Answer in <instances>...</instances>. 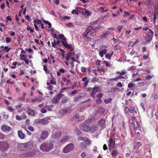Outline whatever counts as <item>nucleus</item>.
Here are the masks:
<instances>
[{"instance_id": "4c0bfd02", "label": "nucleus", "mask_w": 158, "mask_h": 158, "mask_svg": "<svg viewBox=\"0 0 158 158\" xmlns=\"http://www.w3.org/2000/svg\"><path fill=\"white\" fill-rule=\"evenodd\" d=\"M11 79H9L7 80L6 81V83H10L12 84H13L15 83V81H10Z\"/></svg>"}, {"instance_id": "f8f14e48", "label": "nucleus", "mask_w": 158, "mask_h": 158, "mask_svg": "<svg viewBox=\"0 0 158 158\" xmlns=\"http://www.w3.org/2000/svg\"><path fill=\"white\" fill-rule=\"evenodd\" d=\"M1 129L4 132L10 131L11 130V128L10 127L6 125H2L1 127Z\"/></svg>"}, {"instance_id": "7ed1b4c3", "label": "nucleus", "mask_w": 158, "mask_h": 158, "mask_svg": "<svg viewBox=\"0 0 158 158\" xmlns=\"http://www.w3.org/2000/svg\"><path fill=\"white\" fill-rule=\"evenodd\" d=\"M9 147V145L7 143L5 142H0V151L2 152V156H5L7 153L4 152Z\"/></svg>"}, {"instance_id": "423d86ee", "label": "nucleus", "mask_w": 158, "mask_h": 158, "mask_svg": "<svg viewBox=\"0 0 158 158\" xmlns=\"http://www.w3.org/2000/svg\"><path fill=\"white\" fill-rule=\"evenodd\" d=\"M93 90L91 91L90 93V95L91 97L93 98H94L95 95L96 94L95 92H100L101 91L100 88L97 85H95L94 87L93 88Z\"/></svg>"}, {"instance_id": "f3484780", "label": "nucleus", "mask_w": 158, "mask_h": 158, "mask_svg": "<svg viewBox=\"0 0 158 158\" xmlns=\"http://www.w3.org/2000/svg\"><path fill=\"white\" fill-rule=\"evenodd\" d=\"M69 139V137L68 136H66L60 140V143H61V144H64L65 142L68 141Z\"/></svg>"}, {"instance_id": "4468645a", "label": "nucleus", "mask_w": 158, "mask_h": 158, "mask_svg": "<svg viewBox=\"0 0 158 158\" xmlns=\"http://www.w3.org/2000/svg\"><path fill=\"white\" fill-rule=\"evenodd\" d=\"M48 135V133L47 131H43L41 135V138L43 139L47 138Z\"/></svg>"}, {"instance_id": "338daca9", "label": "nucleus", "mask_w": 158, "mask_h": 158, "mask_svg": "<svg viewBox=\"0 0 158 158\" xmlns=\"http://www.w3.org/2000/svg\"><path fill=\"white\" fill-rule=\"evenodd\" d=\"M154 99L156 100L158 98V96L156 94H154L152 95Z\"/></svg>"}, {"instance_id": "c756f323", "label": "nucleus", "mask_w": 158, "mask_h": 158, "mask_svg": "<svg viewBox=\"0 0 158 158\" xmlns=\"http://www.w3.org/2000/svg\"><path fill=\"white\" fill-rule=\"evenodd\" d=\"M84 141L86 144L89 145L90 144V140L87 138H85Z\"/></svg>"}, {"instance_id": "37998d69", "label": "nucleus", "mask_w": 158, "mask_h": 158, "mask_svg": "<svg viewBox=\"0 0 158 158\" xmlns=\"http://www.w3.org/2000/svg\"><path fill=\"white\" fill-rule=\"evenodd\" d=\"M12 64V65L14 66H11L10 67V68L12 69H15L16 68V67L15 66H16L17 64V62L15 61V62H13Z\"/></svg>"}, {"instance_id": "5fc2aeb1", "label": "nucleus", "mask_w": 158, "mask_h": 158, "mask_svg": "<svg viewBox=\"0 0 158 158\" xmlns=\"http://www.w3.org/2000/svg\"><path fill=\"white\" fill-rule=\"evenodd\" d=\"M86 68L84 67H82L81 68V71L82 73H85L86 72Z\"/></svg>"}, {"instance_id": "4d7b16f0", "label": "nucleus", "mask_w": 158, "mask_h": 158, "mask_svg": "<svg viewBox=\"0 0 158 158\" xmlns=\"http://www.w3.org/2000/svg\"><path fill=\"white\" fill-rule=\"evenodd\" d=\"M6 22L7 23L8 21H11L12 19L10 16H7L6 19Z\"/></svg>"}, {"instance_id": "3c124183", "label": "nucleus", "mask_w": 158, "mask_h": 158, "mask_svg": "<svg viewBox=\"0 0 158 158\" xmlns=\"http://www.w3.org/2000/svg\"><path fill=\"white\" fill-rule=\"evenodd\" d=\"M70 89V88L69 87H66V88H62L60 91V93H62L64 92V90H66V89Z\"/></svg>"}, {"instance_id": "13d9d810", "label": "nucleus", "mask_w": 158, "mask_h": 158, "mask_svg": "<svg viewBox=\"0 0 158 158\" xmlns=\"http://www.w3.org/2000/svg\"><path fill=\"white\" fill-rule=\"evenodd\" d=\"M44 68L43 69L46 72H48V69L47 67V66L45 65H43Z\"/></svg>"}, {"instance_id": "dca6fc26", "label": "nucleus", "mask_w": 158, "mask_h": 158, "mask_svg": "<svg viewBox=\"0 0 158 158\" xmlns=\"http://www.w3.org/2000/svg\"><path fill=\"white\" fill-rule=\"evenodd\" d=\"M105 120L103 118H102L98 122V124L100 126L104 128L105 127Z\"/></svg>"}, {"instance_id": "69168bd1", "label": "nucleus", "mask_w": 158, "mask_h": 158, "mask_svg": "<svg viewBox=\"0 0 158 158\" xmlns=\"http://www.w3.org/2000/svg\"><path fill=\"white\" fill-rule=\"evenodd\" d=\"M73 48H72L71 50V52H69L71 54V56H74L75 54V52H73Z\"/></svg>"}, {"instance_id": "c85d7f7f", "label": "nucleus", "mask_w": 158, "mask_h": 158, "mask_svg": "<svg viewBox=\"0 0 158 158\" xmlns=\"http://www.w3.org/2000/svg\"><path fill=\"white\" fill-rule=\"evenodd\" d=\"M106 9L104 10V8L103 7H101L99 8V10L102 12V13H103L104 12H107L108 10V9H107V7H106Z\"/></svg>"}, {"instance_id": "4be33fe9", "label": "nucleus", "mask_w": 158, "mask_h": 158, "mask_svg": "<svg viewBox=\"0 0 158 158\" xmlns=\"http://www.w3.org/2000/svg\"><path fill=\"white\" fill-rule=\"evenodd\" d=\"M60 41L58 39L56 41L55 40H54L53 42H52V46L54 48L56 47V44H60Z\"/></svg>"}, {"instance_id": "864d4df0", "label": "nucleus", "mask_w": 158, "mask_h": 158, "mask_svg": "<svg viewBox=\"0 0 158 158\" xmlns=\"http://www.w3.org/2000/svg\"><path fill=\"white\" fill-rule=\"evenodd\" d=\"M28 129L31 131L33 132L34 131V129L32 126H30L28 127Z\"/></svg>"}, {"instance_id": "bf43d9fd", "label": "nucleus", "mask_w": 158, "mask_h": 158, "mask_svg": "<svg viewBox=\"0 0 158 158\" xmlns=\"http://www.w3.org/2000/svg\"><path fill=\"white\" fill-rule=\"evenodd\" d=\"M156 15H157V14H156V12H155L154 13V14H153V16H154V18H153L154 23H155V22H156V18H157Z\"/></svg>"}, {"instance_id": "79ce46f5", "label": "nucleus", "mask_w": 158, "mask_h": 158, "mask_svg": "<svg viewBox=\"0 0 158 158\" xmlns=\"http://www.w3.org/2000/svg\"><path fill=\"white\" fill-rule=\"evenodd\" d=\"M137 52H135V50H132L130 52V54L131 56H133L134 55H137Z\"/></svg>"}, {"instance_id": "20e7f679", "label": "nucleus", "mask_w": 158, "mask_h": 158, "mask_svg": "<svg viewBox=\"0 0 158 158\" xmlns=\"http://www.w3.org/2000/svg\"><path fill=\"white\" fill-rule=\"evenodd\" d=\"M74 145L72 143H70L65 147L63 149V152L64 153H68L72 151L74 148Z\"/></svg>"}, {"instance_id": "9d476101", "label": "nucleus", "mask_w": 158, "mask_h": 158, "mask_svg": "<svg viewBox=\"0 0 158 158\" xmlns=\"http://www.w3.org/2000/svg\"><path fill=\"white\" fill-rule=\"evenodd\" d=\"M108 142L109 143V150L110 151L111 148H113L115 145V142L114 140H113L111 138L109 139Z\"/></svg>"}, {"instance_id": "9b49d317", "label": "nucleus", "mask_w": 158, "mask_h": 158, "mask_svg": "<svg viewBox=\"0 0 158 158\" xmlns=\"http://www.w3.org/2000/svg\"><path fill=\"white\" fill-rule=\"evenodd\" d=\"M98 127L96 126L95 124H92L89 126V131L92 133L98 130Z\"/></svg>"}, {"instance_id": "bb28decb", "label": "nucleus", "mask_w": 158, "mask_h": 158, "mask_svg": "<svg viewBox=\"0 0 158 158\" xmlns=\"http://www.w3.org/2000/svg\"><path fill=\"white\" fill-rule=\"evenodd\" d=\"M33 22L34 23H35L36 24L39 25L42 22L41 20H39L38 19H35L33 21Z\"/></svg>"}, {"instance_id": "052dcab7", "label": "nucleus", "mask_w": 158, "mask_h": 158, "mask_svg": "<svg viewBox=\"0 0 158 158\" xmlns=\"http://www.w3.org/2000/svg\"><path fill=\"white\" fill-rule=\"evenodd\" d=\"M149 51H148V54L147 55H144L143 56V58L145 59H148L149 57Z\"/></svg>"}, {"instance_id": "6ab92c4d", "label": "nucleus", "mask_w": 158, "mask_h": 158, "mask_svg": "<svg viewBox=\"0 0 158 158\" xmlns=\"http://www.w3.org/2000/svg\"><path fill=\"white\" fill-rule=\"evenodd\" d=\"M18 135L19 137L21 139H24L25 138L24 134L21 131H18Z\"/></svg>"}, {"instance_id": "39448f33", "label": "nucleus", "mask_w": 158, "mask_h": 158, "mask_svg": "<svg viewBox=\"0 0 158 158\" xmlns=\"http://www.w3.org/2000/svg\"><path fill=\"white\" fill-rule=\"evenodd\" d=\"M154 32L149 29L147 31L146 36V40L147 42H150L152 40Z\"/></svg>"}, {"instance_id": "49530a36", "label": "nucleus", "mask_w": 158, "mask_h": 158, "mask_svg": "<svg viewBox=\"0 0 158 158\" xmlns=\"http://www.w3.org/2000/svg\"><path fill=\"white\" fill-rule=\"evenodd\" d=\"M110 34V32L109 31H107L106 32H104L103 33V34L102 35V37H104L106 35L109 34Z\"/></svg>"}, {"instance_id": "0eeeda50", "label": "nucleus", "mask_w": 158, "mask_h": 158, "mask_svg": "<svg viewBox=\"0 0 158 158\" xmlns=\"http://www.w3.org/2000/svg\"><path fill=\"white\" fill-rule=\"evenodd\" d=\"M64 94H59L56 96H55L52 100V102L53 103L56 104L60 100Z\"/></svg>"}, {"instance_id": "aec40b11", "label": "nucleus", "mask_w": 158, "mask_h": 158, "mask_svg": "<svg viewBox=\"0 0 158 158\" xmlns=\"http://www.w3.org/2000/svg\"><path fill=\"white\" fill-rule=\"evenodd\" d=\"M62 45L64 47L68 49L72 48L73 47L72 44H68L67 42L65 43L62 42Z\"/></svg>"}, {"instance_id": "cd10ccee", "label": "nucleus", "mask_w": 158, "mask_h": 158, "mask_svg": "<svg viewBox=\"0 0 158 158\" xmlns=\"http://www.w3.org/2000/svg\"><path fill=\"white\" fill-rule=\"evenodd\" d=\"M88 35V34H84V32L83 33L84 37L86 40H87V41H90L91 39V38L88 36L87 35Z\"/></svg>"}, {"instance_id": "c03bdc74", "label": "nucleus", "mask_w": 158, "mask_h": 158, "mask_svg": "<svg viewBox=\"0 0 158 158\" xmlns=\"http://www.w3.org/2000/svg\"><path fill=\"white\" fill-rule=\"evenodd\" d=\"M7 110L10 111V112H13L15 110V109L12 108L11 106H8L7 108Z\"/></svg>"}, {"instance_id": "ea45409f", "label": "nucleus", "mask_w": 158, "mask_h": 158, "mask_svg": "<svg viewBox=\"0 0 158 158\" xmlns=\"http://www.w3.org/2000/svg\"><path fill=\"white\" fill-rule=\"evenodd\" d=\"M153 77H154V76H152L150 75H148L147 76L145 77V80H144L152 79Z\"/></svg>"}, {"instance_id": "7c9ffc66", "label": "nucleus", "mask_w": 158, "mask_h": 158, "mask_svg": "<svg viewBox=\"0 0 158 158\" xmlns=\"http://www.w3.org/2000/svg\"><path fill=\"white\" fill-rule=\"evenodd\" d=\"M102 62L104 64H105V66L106 67H109V68H110L111 67L109 62L107 61L106 60H103V61Z\"/></svg>"}, {"instance_id": "a878e982", "label": "nucleus", "mask_w": 158, "mask_h": 158, "mask_svg": "<svg viewBox=\"0 0 158 158\" xmlns=\"http://www.w3.org/2000/svg\"><path fill=\"white\" fill-rule=\"evenodd\" d=\"M11 48L10 47V46H6L4 47V49H3V51L4 52H8L9 51L10 49Z\"/></svg>"}, {"instance_id": "2eb2a0df", "label": "nucleus", "mask_w": 158, "mask_h": 158, "mask_svg": "<svg viewBox=\"0 0 158 158\" xmlns=\"http://www.w3.org/2000/svg\"><path fill=\"white\" fill-rule=\"evenodd\" d=\"M123 12L124 13V14L123 15L124 17H125L129 16V17L128 19H132L134 17L133 15H132L130 16V14L128 12L124 11Z\"/></svg>"}, {"instance_id": "0e129e2a", "label": "nucleus", "mask_w": 158, "mask_h": 158, "mask_svg": "<svg viewBox=\"0 0 158 158\" xmlns=\"http://www.w3.org/2000/svg\"><path fill=\"white\" fill-rule=\"evenodd\" d=\"M11 40V39L9 37H7L6 38V42L7 43L10 42Z\"/></svg>"}, {"instance_id": "6e6d98bb", "label": "nucleus", "mask_w": 158, "mask_h": 158, "mask_svg": "<svg viewBox=\"0 0 158 158\" xmlns=\"http://www.w3.org/2000/svg\"><path fill=\"white\" fill-rule=\"evenodd\" d=\"M16 120L19 121L21 120L22 119V118L19 115H16L15 116Z\"/></svg>"}, {"instance_id": "72a5a7b5", "label": "nucleus", "mask_w": 158, "mask_h": 158, "mask_svg": "<svg viewBox=\"0 0 158 158\" xmlns=\"http://www.w3.org/2000/svg\"><path fill=\"white\" fill-rule=\"evenodd\" d=\"M118 154V152L116 150H114L113 151L111 155L113 157H114L117 155Z\"/></svg>"}, {"instance_id": "603ef678", "label": "nucleus", "mask_w": 158, "mask_h": 158, "mask_svg": "<svg viewBox=\"0 0 158 158\" xmlns=\"http://www.w3.org/2000/svg\"><path fill=\"white\" fill-rule=\"evenodd\" d=\"M21 60H24L25 61V63L26 64H28L29 63V60H28V59H26V58H23Z\"/></svg>"}, {"instance_id": "680f3d73", "label": "nucleus", "mask_w": 158, "mask_h": 158, "mask_svg": "<svg viewBox=\"0 0 158 158\" xmlns=\"http://www.w3.org/2000/svg\"><path fill=\"white\" fill-rule=\"evenodd\" d=\"M79 114H77L74 116L73 117V118L74 120H75L78 118H79Z\"/></svg>"}, {"instance_id": "e2e57ef3", "label": "nucleus", "mask_w": 158, "mask_h": 158, "mask_svg": "<svg viewBox=\"0 0 158 158\" xmlns=\"http://www.w3.org/2000/svg\"><path fill=\"white\" fill-rule=\"evenodd\" d=\"M136 69V68L135 66H131V67L129 69V70H130V71H134Z\"/></svg>"}, {"instance_id": "ddd939ff", "label": "nucleus", "mask_w": 158, "mask_h": 158, "mask_svg": "<svg viewBox=\"0 0 158 158\" xmlns=\"http://www.w3.org/2000/svg\"><path fill=\"white\" fill-rule=\"evenodd\" d=\"M50 119V117H45L43 119H41L40 124L46 125L48 124L49 123L48 120H49Z\"/></svg>"}, {"instance_id": "8fccbe9b", "label": "nucleus", "mask_w": 158, "mask_h": 158, "mask_svg": "<svg viewBox=\"0 0 158 158\" xmlns=\"http://www.w3.org/2000/svg\"><path fill=\"white\" fill-rule=\"evenodd\" d=\"M128 88H132L134 87V84L130 82L128 84Z\"/></svg>"}, {"instance_id": "774afa93", "label": "nucleus", "mask_w": 158, "mask_h": 158, "mask_svg": "<svg viewBox=\"0 0 158 158\" xmlns=\"http://www.w3.org/2000/svg\"><path fill=\"white\" fill-rule=\"evenodd\" d=\"M50 83L53 85H56V82L55 80H51L50 81Z\"/></svg>"}, {"instance_id": "f257e3e1", "label": "nucleus", "mask_w": 158, "mask_h": 158, "mask_svg": "<svg viewBox=\"0 0 158 158\" xmlns=\"http://www.w3.org/2000/svg\"><path fill=\"white\" fill-rule=\"evenodd\" d=\"M33 146V144L31 142L19 143L17 145L18 149L24 151L23 153L20 155L21 157L27 158L34 156L35 153L32 149Z\"/></svg>"}, {"instance_id": "a18cd8bd", "label": "nucleus", "mask_w": 158, "mask_h": 158, "mask_svg": "<svg viewBox=\"0 0 158 158\" xmlns=\"http://www.w3.org/2000/svg\"><path fill=\"white\" fill-rule=\"evenodd\" d=\"M35 122L36 124H40L41 123V119H37L35 120Z\"/></svg>"}, {"instance_id": "58836bf2", "label": "nucleus", "mask_w": 158, "mask_h": 158, "mask_svg": "<svg viewBox=\"0 0 158 158\" xmlns=\"http://www.w3.org/2000/svg\"><path fill=\"white\" fill-rule=\"evenodd\" d=\"M85 14L87 16H89L91 15V13L86 9L85 10Z\"/></svg>"}, {"instance_id": "6e6552de", "label": "nucleus", "mask_w": 158, "mask_h": 158, "mask_svg": "<svg viewBox=\"0 0 158 158\" xmlns=\"http://www.w3.org/2000/svg\"><path fill=\"white\" fill-rule=\"evenodd\" d=\"M84 34H89V35L93 36H95L96 34L95 30L94 29H89L88 28L86 29Z\"/></svg>"}, {"instance_id": "412c9836", "label": "nucleus", "mask_w": 158, "mask_h": 158, "mask_svg": "<svg viewBox=\"0 0 158 158\" xmlns=\"http://www.w3.org/2000/svg\"><path fill=\"white\" fill-rule=\"evenodd\" d=\"M53 136H54V137L58 138L61 136V131H58L57 132H56L55 134H53Z\"/></svg>"}, {"instance_id": "2f4dec72", "label": "nucleus", "mask_w": 158, "mask_h": 158, "mask_svg": "<svg viewBox=\"0 0 158 158\" xmlns=\"http://www.w3.org/2000/svg\"><path fill=\"white\" fill-rule=\"evenodd\" d=\"M53 106H46L44 107L47 109L48 111H52V108L53 107Z\"/></svg>"}, {"instance_id": "09e8293b", "label": "nucleus", "mask_w": 158, "mask_h": 158, "mask_svg": "<svg viewBox=\"0 0 158 158\" xmlns=\"http://www.w3.org/2000/svg\"><path fill=\"white\" fill-rule=\"evenodd\" d=\"M98 80V79L97 77H94L92 79L91 81L92 82H95L97 81Z\"/></svg>"}, {"instance_id": "c9c22d12", "label": "nucleus", "mask_w": 158, "mask_h": 158, "mask_svg": "<svg viewBox=\"0 0 158 158\" xmlns=\"http://www.w3.org/2000/svg\"><path fill=\"white\" fill-rule=\"evenodd\" d=\"M68 100V98L67 97H64L62 99L61 102L63 103H64L67 102Z\"/></svg>"}, {"instance_id": "393cba45", "label": "nucleus", "mask_w": 158, "mask_h": 158, "mask_svg": "<svg viewBox=\"0 0 158 158\" xmlns=\"http://www.w3.org/2000/svg\"><path fill=\"white\" fill-rule=\"evenodd\" d=\"M43 22L45 23L46 24H48V25L47 26L48 28L49 29L51 28L52 27V24L51 23L49 22L48 21H46L44 19H42Z\"/></svg>"}, {"instance_id": "f03ea898", "label": "nucleus", "mask_w": 158, "mask_h": 158, "mask_svg": "<svg viewBox=\"0 0 158 158\" xmlns=\"http://www.w3.org/2000/svg\"><path fill=\"white\" fill-rule=\"evenodd\" d=\"M53 142L50 141V142H44L42 143L40 147V149L43 151L48 152L52 149L53 147Z\"/></svg>"}, {"instance_id": "473e14b6", "label": "nucleus", "mask_w": 158, "mask_h": 158, "mask_svg": "<svg viewBox=\"0 0 158 158\" xmlns=\"http://www.w3.org/2000/svg\"><path fill=\"white\" fill-rule=\"evenodd\" d=\"M126 73V72L124 70H122L121 72L117 71L116 72V74H119L120 75H124Z\"/></svg>"}, {"instance_id": "e433bc0d", "label": "nucleus", "mask_w": 158, "mask_h": 158, "mask_svg": "<svg viewBox=\"0 0 158 158\" xmlns=\"http://www.w3.org/2000/svg\"><path fill=\"white\" fill-rule=\"evenodd\" d=\"M112 101V99L111 98H109L108 99H105L104 100V102L106 104L109 103L110 102Z\"/></svg>"}, {"instance_id": "de8ad7c7", "label": "nucleus", "mask_w": 158, "mask_h": 158, "mask_svg": "<svg viewBox=\"0 0 158 158\" xmlns=\"http://www.w3.org/2000/svg\"><path fill=\"white\" fill-rule=\"evenodd\" d=\"M102 96H103L102 94V93H100L97 94L96 95V97L97 98L100 99L102 97Z\"/></svg>"}, {"instance_id": "b1692460", "label": "nucleus", "mask_w": 158, "mask_h": 158, "mask_svg": "<svg viewBox=\"0 0 158 158\" xmlns=\"http://www.w3.org/2000/svg\"><path fill=\"white\" fill-rule=\"evenodd\" d=\"M114 53V52L113 51L111 53H107L105 55V57L106 59H108L109 60H110L111 58V56H112Z\"/></svg>"}, {"instance_id": "a211bd4d", "label": "nucleus", "mask_w": 158, "mask_h": 158, "mask_svg": "<svg viewBox=\"0 0 158 158\" xmlns=\"http://www.w3.org/2000/svg\"><path fill=\"white\" fill-rule=\"evenodd\" d=\"M27 113L30 115L32 116H34L35 115V112L34 110L31 109H29L27 110Z\"/></svg>"}, {"instance_id": "f704fd0d", "label": "nucleus", "mask_w": 158, "mask_h": 158, "mask_svg": "<svg viewBox=\"0 0 158 158\" xmlns=\"http://www.w3.org/2000/svg\"><path fill=\"white\" fill-rule=\"evenodd\" d=\"M142 145V143L141 142H138L136 143L135 145V147H137V148H139L140 147H141Z\"/></svg>"}, {"instance_id": "a19ab883", "label": "nucleus", "mask_w": 158, "mask_h": 158, "mask_svg": "<svg viewBox=\"0 0 158 158\" xmlns=\"http://www.w3.org/2000/svg\"><path fill=\"white\" fill-rule=\"evenodd\" d=\"M27 30H29L31 33H33L34 32L33 29L31 28L29 26H27Z\"/></svg>"}, {"instance_id": "5701e85b", "label": "nucleus", "mask_w": 158, "mask_h": 158, "mask_svg": "<svg viewBox=\"0 0 158 158\" xmlns=\"http://www.w3.org/2000/svg\"><path fill=\"white\" fill-rule=\"evenodd\" d=\"M107 51V50L106 49H104L102 51H100L99 52L100 56L101 57H102L103 56V55L106 53Z\"/></svg>"}, {"instance_id": "1a4fd4ad", "label": "nucleus", "mask_w": 158, "mask_h": 158, "mask_svg": "<svg viewBox=\"0 0 158 158\" xmlns=\"http://www.w3.org/2000/svg\"><path fill=\"white\" fill-rule=\"evenodd\" d=\"M80 128L81 130L86 132L89 131V126L84 124V123H81L80 124Z\"/></svg>"}]
</instances>
